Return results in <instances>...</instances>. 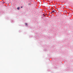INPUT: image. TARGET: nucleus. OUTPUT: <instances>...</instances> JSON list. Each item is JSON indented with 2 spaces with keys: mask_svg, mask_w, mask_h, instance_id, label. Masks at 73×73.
<instances>
[{
  "mask_svg": "<svg viewBox=\"0 0 73 73\" xmlns=\"http://www.w3.org/2000/svg\"><path fill=\"white\" fill-rule=\"evenodd\" d=\"M54 12V10H53L51 12V14H52V13H53Z\"/></svg>",
  "mask_w": 73,
  "mask_h": 73,
  "instance_id": "nucleus-1",
  "label": "nucleus"
},
{
  "mask_svg": "<svg viewBox=\"0 0 73 73\" xmlns=\"http://www.w3.org/2000/svg\"><path fill=\"white\" fill-rule=\"evenodd\" d=\"M25 25H27V23H25Z\"/></svg>",
  "mask_w": 73,
  "mask_h": 73,
  "instance_id": "nucleus-4",
  "label": "nucleus"
},
{
  "mask_svg": "<svg viewBox=\"0 0 73 73\" xmlns=\"http://www.w3.org/2000/svg\"><path fill=\"white\" fill-rule=\"evenodd\" d=\"M54 12H55V11H56V10H54Z\"/></svg>",
  "mask_w": 73,
  "mask_h": 73,
  "instance_id": "nucleus-6",
  "label": "nucleus"
},
{
  "mask_svg": "<svg viewBox=\"0 0 73 73\" xmlns=\"http://www.w3.org/2000/svg\"><path fill=\"white\" fill-rule=\"evenodd\" d=\"M43 16L44 17V16H45V15H44V14H43Z\"/></svg>",
  "mask_w": 73,
  "mask_h": 73,
  "instance_id": "nucleus-3",
  "label": "nucleus"
},
{
  "mask_svg": "<svg viewBox=\"0 0 73 73\" xmlns=\"http://www.w3.org/2000/svg\"><path fill=\"white\" fill-rule=\"evenodd\" d=\"M17 9H18V10H19L20 9V7H17Z\"/></svg>",
  "mask_w": 73,
  "mask_h": 73,
  "instance_id": "nucleus-2",
  "label": "nucleus"
},
{
  "mask_svg": "<svg viewBox=\"0 0 73 73\" xmlns=\"http://www.w3.org/2000/svg\"><path fill=\"white\" fill-rule=\"evenodd\" d=\"M21 8H23V7H21Z\"/></svg>",
  "mask_w": 73,
  "mask_h": 73,
  "instance_id": "nucleus-5",
  "label": "nucleus"
}]
</instances>
